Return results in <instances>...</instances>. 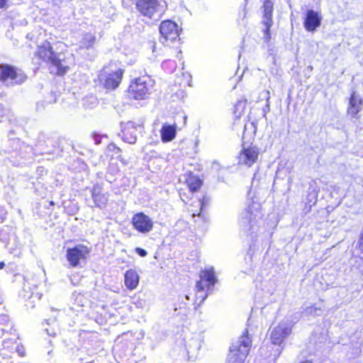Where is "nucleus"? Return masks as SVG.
<instances>
[{"label": "nucleus", "mask_w": 363, "mask_h": 363, "mask_svg": "<svg viewBox=\"0 0 363 363\" xmlns=\"http://www.w3.org/2000/svg\"><path fill=\"white\" fill-rule=\"evenodd\" d=\"M35 55L50 65L51 73L63 75L69 69V65L65 60V55L55 52L50 43L47 40L38 45Z\"/></svg>", "instance_id": "obj_1"}, {"label": "nucleus", "mask_w": 363, "mask_h": 363, "mask_svg": "<svg viewBox=\"0 0 363 363\" xmlns=\"http://www.w3.org/2000/svg\"><path fill=\"white\" fill-rule=\"evenodd\" d=\"M252 347V340L246 330L242 335L233 341L229 350L227 363H244Z\"/></svg>", "instance_id": "obj_2"}, {"label": "nucleus", "mask_w": 363, "mask_h": 363, "mask_svg": "<svg viewBox=\"0 0 363 363\" xmlns=\"http://www.w3.org/2000/svg\"><path fill=\"white\" fill-rule=\"evenodd\" d=\"M26 74L21 70L7 64L0 65V82L6 86L21 84L26 79Z\"/></svg>", "instance_id": "obj_3"}, {"label": "nucleus", "mask_w": 363, "mask_h": 363, "mask_svg": "<svg viewBox=\"0 0 363 363\" xmlns=\"http://www.w3.org/2000/svg\"><path fill=\"white\" fill-rule=\"evenodd\" d=\"M137 10L150 19L158 21L164 12V7L157 0H138Z\"/></svg>", "instance_id": "obj_4"}, {"label": "nucleus", "mask_w": 363, "mask_h": 363, "mask_svg": "<svg viewBox=\"0 0 363 363\" xmlns=\"http://www.w3.org/2000/svg\"><path fill=\"white\" fill-rule=\"evenodd\" d=\"M123 72V69L116 67L113 69L111 65L105 67L99 76V80L106 89H115L120 84Z\"/></svg>", "instance_id": "obj_5"}, {"label": "nucleus", "mask_w": 363, "mask_h": 363, "mask_svg": "<svg viewBox=\"0 0 363 363\" xmlns=\"http://www.w3.org/2000/svg\"><path fill=\"white\" fill-rule=\"evenodd\" d=\"M260 218L259 205L258 203H252L245 209L241 213L239 224L245 231H251L254 230L257 223V219Z\"/></svg>", "instance_id": "obj_6"}, {"label": "nucleus", "mask_w": 363, "mask_h": 363, "mask_svg": "<svg viewBox=\"0 0 363 363\" xmlns=\"http://www.w3.org/2000/svg\"><path fill=\"white\" fill-rule=\"evenodd\" d=\"M152 88V80L149 77L143 76L135 79L129 87L132 92L133 97L135 99H143L150 92Z\"/></svg>", "instance_id": "obj_7"}, {"label": "nucleus", "mask_w": 363, "mask_h": 363, "mask_svg": "<svg viewBox=\"0 0 363 363\" xmlns=\"http://www.w3.org/2000/svg\"><path fill=\"white\" fill-rule=\"evenodd\" d=\"M89 253L90 249L88 247L78 245L67 250L66 257L71 267H77L80 264L81 261L86 259Z\"/></svg>", "instance_id": "obj_8"}, {"label": "nucleus", "mask_w": 363, "mask_h": 363, "mask_svg": "<svg viewBox=\"0 0 363 363\" xmlns=\"http://www.w3.org/2000/svg\"><path fill=\"white\" fill-rule=\"evenodd\" d=\"M260 154V150L255 145L245 147L244 145L238 157V164L246 167H251L258 160Z\"/></svg>", "instance_id": "obj_9"}, {"label": "nucleus", "mask_w": 363, "mask_h": 363, "mask_svg": "<svg viewBox=\"0 0 363 363\" xmlns=\"http://www.w3.org/2000/svg\"><path fill=\"white\" fill-rule=\"evenodd\" d=\"M292 324L291 322L284 320L275 327L271 332L270 338L272 343L279 347L284 340L291 333Z\"/></svg>", "instance_id": "obj_10"}, {"label": "nucleus", "mask_w": 363, "mask_h": 363, "mask_svg": "<svg viewBox=\"0 0 363 363\" xmlns=\"http://www.w3.org/2000/svg\"><path fill=\"white\" fill-rule=\"evenodd\" d=\"M132 224L134 228L138 232L146 234L153 228L152 219L144 213H138L132 218Z\"/></svg>", "instance_id": "obj_11"}, {"label": "nucleus", "mask_w": 363, "mask_h": 363, "mask_svg": "<svg viewBox=\"0 0 363 363\" xmlns=\"http://www.w3.org/2000/svg\"><path fill=\"white\" fill-rule=\"evenodd\" d=\"M200 277L201 280L197 281L196 286L198 291H203L205 289L208 291L213 290V287L216 282L213 269L202 271Z\"/></svg>", "instance_id": "obj_12"}, {"label": "nucleus", "mask_w": 363, "mask_h": 363, "mask_svg": "<svg viewBox=\"0 0 363 363\" xmlns=\"http://www.w3.org/2000/svg\"><path fill=\"white\" fill-rule=\"evenodd\" d=\"M160 32L166 40H175L179 37L178 26L173 21H164L160 24Z\"/></svg>", "instance_id": "obj_13"}, {"label": "nucleus", "mask_w": 363, "mask_h": 363, "mask_svg": "<svg viewBox=\"0 0 363 363\" xmlns=\"http://www.w3.org/2000/svg\"><path fill=\"white\" fill-rule=\"evenodd\" d=\"M262 9H263L262 23L265 26L264 35L266 38H269V30L273 23L274 4L270 0H264Z\"/></svg>", "instance_id": "obj_14"}, {"label": "nucleus", "mask_w": 363, "mask_h": 363, "mask_svg": "<svg viewBox=\"0 0 363 363\" xmlns=\"http://www.w3.org/2000/svg\"><path fill=\"white\" fill-rule=\"evenodd\" d=\"M321 16L320 14L313 11L308 10L306 13L304 21V27L308 31H314L320 26Z\"/></svg>", "instance_id": "obj_15"}, {"label": "nucleus", "mask_w": 363, "mask_h": 363, "mask_svg": "<svg viewBox=\"0 0 363 363\" xmlns=\"http://www.w3.org/2000/svg\"><path fill=\"white\" fill-rule=\"evenodd\" d=\"M91 197L93 199L94 205H90L91 207H98L102 208L104 207L108 201V195L103 192V189L99 185H96L91 190Z\"/></svg>", "instance_id": "obj_16"}, {"label": "nucleus", "mask_w": 363, "mask_h": 363, "mask_svg": "<svg viewBox=\"0 0 363 363\" xmlns=\"http://www.w3.org/2000/svg\"><path fill=\"white\" fill-rule=\"evenodd\" d=\"M123 140L129 143L134 144L137 140V125L132 121L127 122L122 130Z\"/></svg>", "instance_id": "obj_17"}, {"label": "nucleus", "mask_w": 363, "mask_h": 363, "mask_svg": "<svg viewBox=\"0 0 363 363\" xmlns=\"http://www.w3.org/2000/svg\"><path fill=\"white\" fill-rule=\"evenodd\" d=\"M362 108V99L355 92H353L350 99L347 109L348 114L355 116L361 111Z\"/></svg>", "instance_id": "obj_18"}, {"label": "nucleus", "mask_w": 363, "mask_h": 363, "mask_svg": "<svg viewBox=\"0 0 363 363\" xmlns=\"http://www.w3.org/2000/svg\"><path fill=\"white\" fill-rule=\"evenodd\" d=\"M139 283V276L137 272L133 269L128 270L125 274V285L126 287L133 290L135 289Z\"/></svg>", "instance_id": "obj_19"}, {"label": "nucleus", "mask_w": 363, "mask_h": 363, "mask_svg": "<svg viewBox=\"0 0 363 363\" xmlns=\"http://www.w3.org/2000/svg\"><path fill=\"white\" fill-rule=\"evenodd\" d=\"M96 41L95 34L91 33H85L82 34V39L79 43V49L89 50L94 47Z\"/></svg>", "instance_id": "obj_20"}, {"label": "nucleus", "mask_w": 363, "mask_h": 363, "mask_svg": "<svg viewBox=\"0 0 363 363\" xmlns=\"http://www.w3.org/2000/svg\"><path fill=\"white\" fill-rule=\"evenodd\" d=\"M186 183L191 191H196L201 186L202 181L198 176L189 173L186 179Z\"/></svg>", "instance_id": "obj_21"}, {"label": "nucleus", "mask_w": 363, "mask_h": 363, "mask_svg": "<svg viewBox=\"0 0 363 363\" xmlns=\"http://www.w3.org/2000/svg\"><path fill=\"white\" fill-rule=\"evenodd\" d=\"M176 135V129L174 126L164 125L161 129V137L164 142L172 140Z\"/></svg>", "instance_id": "obj_22"}, {"label": "nucleus", "mask_w": 363, "mask_h": 363, "mask_svg": "<svg viewBox=\"0 0 363 363\" xmlns=\"http://www.w3.org/2000/svg\"><path fill=\"white\" fill-rule=\"evenodd\" d=\"M99 104L98 99L94 95H89L82 100L83 107L86 109H92Z\"/></svg>", "instance_id": "obj_23"}, {"label": "nucleus", "mask_w": 363, "mask_h": 363, "mask_svg": "<svg viewBox=\"0 0 363 363\" xmlns=\"http://www.w3.org/2000/svg\"><path fill=\"white\" fill-rule=\"evenodd\" d=\"M257 131V126L255 123L251 122L245 125L243 130V139L245 138H251L255 136Z\"/></svg>", "instance_id": "obj_24"}, {"label": "nucleus", "mask_w": 363, "mask_h": 363, "mask_svg": "<svg viewBox=\"0 0 363 363\" xmlns=\"http://www.w3.org/2000/svg\"><path fill=\"white\" fill-rule=\"evenodd\" d=\"M318 200V192L315 191H312L308 192L306 196V203L309 206V209L308 212L310 211L312 206L315 205Z\"/></svg>", "instance_id": "obj_25"}, {"label": "nucleus", "mask_w": 363, "mask_h": 363, "mask_svg": "<svg viewBox=\"0 0 363 363\" xmlns=\"http://www.w3.org/2000/svg\"><path fill=\"white\" fill-rule=\"evenodd\" d=\"M320 311V309L314 306H308L304 309L303 313L306 315H318V312Z\"/></svg>", "instance_id": "obj_26"}, {"label": "nucleus", "mask_w": 363, "mask_h": 363, "mask_svg": "<svg viewBox=\"0 0 363 363\" xmlns=\"http://www.w3.org/2000/svg\"><path fill=\"white\" fill-rule=\"evenodd\" d=\"M262 94L263 95V96L264 98H266V100H267V104L266 105V107L263 110V111L264 112V115H265L266 113L269 111V99H270V93H269V91H264Z\"/></svg>", "instance_id": "obj_27"}, {"label": "nucleus", "mask_w": 363, "mask_h": 363, "mask_svg": "<svg viewBox=\"0 0 363 363\" xmlns=\"http://www.w3.org/2000/svg\"><path fill=\"white\" fill-rule=\"evenodd\" d=\"M133 301H132V303H133V304L136 308H143V307L144 303H145V302H144V301H143V300H142V299H140V298H133Z\"/></svg>", "instance_id": "obj_28"}, {"label": "nucleus", "mask_w": 363, "mask_h": 363, "mask_svg": "<svg viewBox=\"0 0 363 363\" xmlns=\"http://www.w3.org/2000/svg\"><path fill=\"white\" fill-rule=\"evenodd\" d=\"M45 330L47 332L48 335L50 336H55L57 333V330L54 328H45Z\"/></svg>", "instance_id": "obj_29"}, {"label": "nucleus", "mask_w": 363, "mask_h": 363, "mask_svg": "<svg viewBox=\"0 0 363 363\" xmlns=\"http://www.w3.org/2000/svg\"><path fill=\"white\" fill-rule=\"evenodd\" d=\"M135 250L140 257H145L147 255V252L144 249L136 247Z\"/></svg>", "instance_id": "obj_30"}, {"label": "nucleus", "mask_w": 363, "mask_h": 363, "mask_svg": "<svg viewBox=\"0 0 363 363\" xmlns=\"http://www.w3.org/2000/svg\"><path fill=\"white\" fill-rule=\"evenodd\" d=\"M192 343H196V348H195V351H198L200 350V347H201V343L198 340H195V341H193Z\"/></svg>", "instance_id": "obj_31"}, {"label": "nucleus", "mask_w": 363, "mask_h": 363, "mask_svg": "<svg viewBox=\"0 0 363 363\" xmlns=\"http://www.w3.org/2000/svg\"><path fill=\"white\" fill-rule=\"evenodd\" d=\"M7 0H0V9H4L6 6Z\"/></svg>", "instance_id": "obj_32"}, {"label": "nucleus", "mask_w": 363, "mask_h": 363, "mask_svg": "<svg viewBox=\"0 0 363 363\" xmlns=\"http://www.w3.org/2000/svg\"><path fill=\"white\" fill-rule=\"evenodd\" d=\"M12 142H13V144H15V145H16V146H15V147H13V148L14 150H16V149H17V146H18V143H19V140H18V139H14V140H12Z\"/></svg>", "instance_id": "obj_33"}, {"label": "nucleus", "mask_w": 363, "mask_h": 363, "mask_svg": "<svg viewBox=\"0 0 363 363\" xmlns=\"http://www.w3.org/2000/svg\"><path fill=\"white\" fill-rule=\"evenodd\" d=\"M242 105V101H239L236 104V108H238L240 106H241Z\"/></svg>", "instance_id": "obj_34"}, {"label": "nucleus", "mask_w": 363, "mask_h": 363, "mask_svg": "<svg viewBox=\"0 0 363 363\" xmlns=\"http://www.w3.org/2000/svg\"><path fill=\"white\" fill-rule=\"evenodd\" d=\"M5 266L4 262H0V269H3Z\"/></svg>", "instance_id": "obj_35"}, {"label": "nucleus", "mask_w": 363, "mask_h": 363, "mask_svg": "<svg viewBox=\"0 0 363 363\" xmlns=\"http://www.w3.org/2000/svg\"><path fill=\"white\" fill-rule=\"evenodd\" d=\"M188 347H189V348H188V350H192V352H194V350H193V348H192V346H191V343H189V344Z\"/></svg>", "instance_id": "obj_36"}, {"label": "nucleus", "mask_w": 363, "mask_h": 363, "mask_svg": "<svg viewBox=\"0 0 363 363\" xmlns=\"http://www.w3.org/2000/svg\"><path fill=\"white\" fill-rule=\"evenodd\" d=\"M281 349H282V347H281V349H280V348H278V349L277 350V351L278 352V354H277V355H279V354L281 353Z\"/></svg>", "instance_id": "obj_37"}, {"label": "nucleus", "mask_w": 363, "mask_h": 363, "mask_svg": "<svg viewBox=\"0 0 363 363\" xmlns=\"http://www.w3.org/2000/svg\"><path fill=\"white\" fill-rule=\"evenodd\" d=\"M55 323H55V320H52V325H55Z\"/></svg>", "instance_id": "obj_38"}, {"label": "nucleus", "mask_w": 363, "mask_h": 363, "mask_svg": "<svg viewBox=\"0 0 363 363\" xmlns=\"http://www.w3.org/2000/svg\"><path fill=\"white\" fill-rule=\"evenodd\" d=\"M207 297V295L206 294L203 298H202V301L205 300V298Z\"/></svg>", "instance_id": "obj_39"}, {"label": "nucleus", "mask_w": 363, "mask_h": 363, "mask_svg": "<svg viewBox=\"0 0 363 363\" xmlns=\"http://www.w3.org/2000/svg\"><path fill=\"white\" fill-rule=\"evenodd\" d=\"M100 143V141L99 140V139H96V143H97V144H98V143Z\"/></svg>", "instance_id": "obj_40"}, {"label": "nucleus", "mask_w": 363, "mask_h": 363, "mask_svg": "<svg viewBox=\"0 0 363 363\" xmlns=\"http://www.w3.org/2000/svg\"><path fill=\"white\" fill-rule=\"evenodd\" d=\"M100 143V141L99 140V139H96V143H97V144H98V143Z\"/></svg>", "instance_id": "obj_41"}, {"label": "nucleus", "mask_w": 363, "mask_h": 363, "mask_svg": "<svg viewBox=\"0 0 363 363\" xmlns=\"http://www.w3.org/2000/svg\"><path fill=\"white\" fill-rule=\"evenodd\" d=\"M50 205H54V203L52 201H51Z\"/></svg>", "instance_id": "obj_42"}]
</instances>
